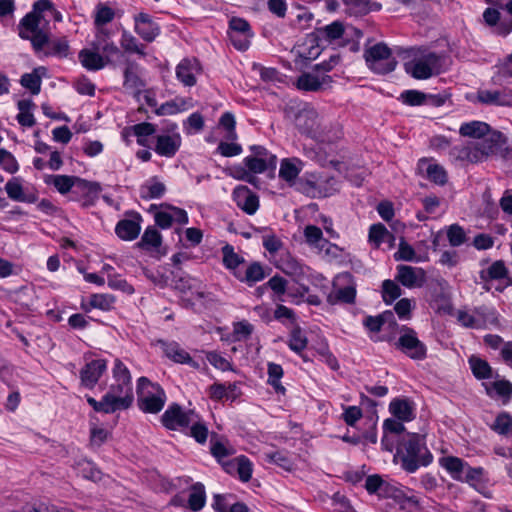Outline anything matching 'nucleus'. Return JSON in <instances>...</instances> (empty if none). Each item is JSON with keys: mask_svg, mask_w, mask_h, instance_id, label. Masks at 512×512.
Returning <instances> with one entry per match:
<instances>
[{"mask_svg": "<svg viewBox=\"0 0 512 512\" xmlns=\"http://www.w3.org/2000/svg\"><path fill=\"white\" fill-rule=\"evenodd\" d=\"M5 190L8 197L14 201L34 202L36 200V197L34 195H26L24 193L21 180L18 177H13L12 179H10L5 185Z\"/></svg>", "mask_w": 512, "mask_h": 512, "instance_id": "7c9ffc66", "label": "nucleus"}, {"mask_svg": "<svg viewBox=\"0 0 512 512\" xmlns=\"http://www.w3.org/2000/svg\"><path fill=\"white\" fill-rule=\"evenodd\" d=\"M473 314L479 328L484 327L488 323H494L496 321L494 312L485 305L474 308Z\"/></svg>", "mask_w": 512, "mask_h": 512, "instance_id": "5fc2aeb1", "label": "nucleus"}, {"mask_svg": "<svg viewBox=\"0 0 512 512\" xmlns=\"http://www.w3.org/2000/svg\"><path fill=\"white\" fill-rule=\"evenodd\" d=\"M159 343L161 344L165 355L168 358H170L171 360H173L174 362L181 363V364L186 363L195 369L200 368L199 363L194 361L190 357L189 353L186 352L183 348H181L178 343H176V342L168 343V342H164V341H159Z\"/></svg>", "mask_w": 512, "mask_h": 512, "instance_id": "aec40b11", "label": "nucleus"}, {"mask_svg": "<svg viewBox=\"0 0 512 512\" xmlns=\"http://www.w3.org/2000/svg\"><path fill=\"white\" fill-rule=\"evenodd\" d=\"M138 406L146 413H158L166 402V395L160 385L146 377H140L137 385Z\"/></svg>", "mask_w": 512, "mask_h": 512, "instance_id": "39448f33", "label": "nucleus"}, {"mask_svg": "<svg viewBox=\"0 0 512 512\" xmlns=\"http://www.w3.org/2000/svg\"><path fill=\"white\" fill-rule=\"evenodd\" d=\"M53 6L50 0H38L19 23V36L29 40L34 50L41 49L48 40V19L44 13H50Z\"/></svg>", "mask_w": 512, "mask_h": 512, "instance_id": "f257e3e1", "label": "nucleus"}, {"mask_svg": "<svg viewBox=\"0 0 512 512\" xmlns=\"http://www.w3.org/2000/svg\"><path fill=\"white\" fill-rule=\"evenodd\" d=\"M112 372L114 383L110 385L106 396L116 411L127 409L133 402L130 372L119 359L115 360Z\"/></svg>", "mask_w": 512, "mask_h": 512, "instance_id": "7ed1b4c3", "label": "nucleus"}, {"mask_svg": "<svg viewBox=\"0 0 512 512\" xmlns=\"http://www.w3.org/2000/svg\"><path fill=\"white\" fill-rule=\"evenodd\" d=\"M81 64L88 70H100L105 67L106 62L99 54V51L83 49L79 53Z\"/></svg>", "mask_w": 512, "mask_h": 512, "instance_id": "2f4dec72", "label": "nucleus"}, {"mask_svg": "<svg viewBox=\"0 0 512 512\" xmlns=\"http://www.w3.org/2000/svg\"><path fill=\"white\" fill-rule=\"evenodd\" d=\"M140 67L139 65L130 59L125 60V69H124V82L123 86L127 90H131L135 93H139L144 87L145 83L141 79L140 75Z\"/></svg>", "mask_w": 512, "mask_h": 512, "instance_id": "f3484780", "label": "nucleus"}, {"mask_svg": "<svg viewBox=\"0 0 512 512\" xmlns=\"http://www.w3.org/2000/svg\"><path fill=\"white\" fill-rule=\"evenodd\" d=\"M394 315L391 311H386L378 316H367L363 325L371 332L381 331L382 326L387 322H393Z\"/></svg>", "mask_w": 512, "mask_h": 512, "instance_id": "58836bf2", "label": "nucleus"}, {"mask_svg": "<svg viewBox=\"0 0 512 512\" xmlns=\"http://www.w3.org/2000/svg\"><path fill=\"white\" fill-rule=\"evenodd\" d=\"M194 416L195 413L192 410L185 412L179 405L174 404L164 412L161 420L167 429L184 430L193 422Z\"/></svg>", "mask_w": 512, "mask_h": 512, "instance_id": "9d476101", "label": "nucleus"}, {"mask_svg": "<svg viewBox=\"0 0 512 512\" xmlns=\"http://www.w3.org/2000/svg\"><path fill=\"white\" fill-rule=\"evenodd\" d=\"M442 62V56L427 52L405 63V70L415 79H428L442 71Z\"/></svg>", "mask_w": 512, "mask_h": 512, "instance_id": "0eeeda50", "label": "nucleus"}, {"mask_svg": "<svg viewBox=\"0 0 512 512\" xmlns=\"http://www.w3.org/2000/svg\"><path fill=\"white\" fill-rule=\"evenodd\" d=\"M73 187L77 192L84 194L85 196L97 197L101 191V186L97 182H90L85 179L74 176Z\"/></svg>", "mask_w": 512, "mask_h": 512, "instance_id": "c03bdc74", "label": "nucleus"}, {"mask_svg": "<svg viewBox=\"0 0 512 512\" xmlns=\"http://www.w3.org/2000/svg\"><path fill=\"white\" fill-rule=\"evenodd\" d=\"M508 270L502 260L495 261L486 271L480 272V278L484 281L500 280L507 277Z\"/></svg>", "mask_w": 512, "mask_h": 512, "instance_id": "ea45409f", "label": "nucleus"}, {"mask_svg": "<svg viewBox=\"0 0 512 512\" xmlns=\"http://www.w3.org/2000/svg\"><path fill=\"white\" fill-rule=\"evenodd\" d=\"M304 236L306 242L311 246L318 247L319 243L324 241L322 230L315 225H307L304 229Z\"/></svg>", "mask_w": 512, "mask_h": 512, "instance_id": "338daca9", "label": "nucleus"}, {"mask_svg": "<svg viewBox=\"0 0 512 512\" xmlns=\"http://www.w3.org/2000/svg\"><path fill=\"white\" fill-rule=\"evenodd\" d=\"M79 473L86 479L94 482L100 481L102 473L89 461L83 460L77 463Z\"/></svg>", "mask_w": 512, "mask_h": 512, "instance_id": "864d4df0", "label": "nucleus"}, {"mask_svg": "<svg viewBox=\"0 0 512 512\" xmlns=\"http://www.w3.org/2000/svg\"><path fill=\"white\" fill-rule=\"evenodd\" d=\"M447 237L450 245L454 247L460 246L466 241V234L458 224H453L448 228Z\"/></svg>", "mask_w": 512, "mask_h": 512, "instance_id": "e2e57ef3", "label": "nucleus"}, {"mask_svg": "<svg viewBox=\"0 0 512 512\" xmlns=\"http://www.w3.org/2000/svg\"><path fill=\"white\" fill-rule=\"evenodd\" d=\"M140 221L141 216L138 213L134 215L133 219L120 220L115 227V233L122 240L132 241L140 234Z\"/></svg>", "mask_w": 512, "mask_h": 512, "instance_id": "6ab92c4d", "label": "nucleus"}, {"mask_svg": "<svg viewBox=\"0 0 512 512\" xmlns=\"http://www.w3.org/2000/svg\"><path fill=\"white\" fill-rule=\"evenodd\" d=\"M470 368L473 372V375L478 379H489L492 378V368L489 363L481 358L476 356H471L469 358Z\"/></svg>", "mask_w": 512, "mask_h": 512, "instance_id": "4c0bfd02", "label": "nucleus"}, {"mask_svg": "<svg viewBox=\"0 0 512 512\" xmlns=\"http://www.w3.org/2000/svg\"><path fill=\"white\" fill-rule=\"evenodd\" d=\"M283 376V369L279 364L268 363V383L274 387L276 392L284 394L285 388L281 385L280 379Z\"/></svg>", "mask_w": 512, "mask_h": 512, "instance_id": "49530a36", "label": "nucleus"}, {"mask_svg": "<svg viewBox=\"0 0 512 512\" xmlns=\"http://www.w3.org/2000/svg\"><path fill=\"white\" fill-rule=\"evenodd\" d=\"M476 99L481 104L512 107V89L479 90Z\"/></svg>", "mask_w": 512, "mask_h": 512, "instance_id": "ddd939ff", "label": "nucleus"}, {"mask_svg": "<svg viewBox=\"0 0 512 512\" xmlns=\"http://www.w3.org/2000/svg\"><path fill=\"white\" fill-rule=\"evenodd\" d=\"M491 429L500 435H512V416L506 412L500 413L491 425Z\"/></svg>", "mask_w": 512, "mask_h": 512, "instance_id": "de8ad7c7", "label": "nucleus"}, {"mask_svg": "<svg viewBox=\"0 0 512 512\" xmlns=\"http://www.w3.org/2000/svg\"><path fill=\"white\" fill-rule=\"evenodd\" d=\"M233 199L236 205L248 215H253L259 208V199L246 186H238L233 191Z\"/></svg>", "mask_w": 512, "mask_h": 512, "instance_id": "4468645a", "label": "nucleus"}, {"mask_svg": "<svg viewBox=\"0 0 512 512\" xmlns=\"http://www.w3.org/2000/svg\"><path fill=\"white\" fill-rule=\"evenodd\" d=\"M385 237L392 238V235L387 231L384 225L374 224L369 230V240L379 246L384 241Z\"/></svg>", "mask_w": 512, "mask_h": 512, "instance_id": "774afa93", "label": "nucleus"}, {"mask_svg": "<svg viewBox=\"0 0 512 512\" xmlns=\"http://www.w3.org/2000/svg\"><path fill=\"white\" fill-rule=\"evenodd\" d=\"M356 297V289L353 286H346L344 288L338 289L334 294L331 293L328 295V302L330 304H336L337 302L343 303H354Z\"/></svg>", "mask_w": 512, "mask_h": 512, "instance_id": "37998d69", "label": "nucleus"}, {"mask_svg": "<svg viewBox=\"0 0 512 512\" xmlns=\"http://www.w3.org/2000/svg\"><path fill=\"white\" fill-rule=\"evenodd\" d=\"M50 29L48 28V40L39 50H34L37 54L44 56L67 57L69 54V44L65 38L50 39Z\"/></svg>", "mask_w": 512, "mask_h": 512, "instance_id": "4be33fe9", "label": "nucleus"}, {"mask_svg": "<svg viewBox=\"0 0 512 512\" xmlns=\"http://www.w3.org/2000/svg\"><path fill=\"white\" fill-rule=\"evenodd\" d=\"M368 67L377 74H387L396 68L397 61L385 43H377L364 51Z\"/></svg>", "mask_w": 512, "mask_h": 512, "instance_id": "6e6552de", "label": "nucleus"}, {"mask_svg": "<svg viewBox=\"0 0 512 512\" xmlns=\"http://www.w3.org/2000/svg\"><path fill=\"white\" fill-rule=\"evenodd\" d=\"M135 31L145 41L152 42L159 34V27L150 15L141 12L134 17Z\"/></svg>", "mask_w": 512, "mask_h": 512, "instance_id": "dca6fc26", "label": "nucleus"}, {"mask_svg": "<svg viewBox=\"0 0 512 512\" xmlns=\"http://www.w3.org/2000/svg\"><path fill=\"white\" fill-rule=\"evenodd\" d=\"M295 124L300 132L321 142H332L342 135L339 128L334 129L333 132L328 131L327 125L322 123L318 112L310 107L298 112Z\"/></svg>", "mask_w": 512, "mask_h": 512, "instance_id": "20e7f679", "label": "nucleus"}, {"mask_svg": "<svg viewBox=\"0 0 512 512\" xmlns=\"http://www.w3.org/2000/svg\"><path fill=\"white\" fill-rule=\"evenodd\" d=\"M441 465L444 467L454 479L461 480V472L464 468V462L457 457H444L441 459Z\"/></svg>", "mask_w": 512, "mask_h": 512, "instance_id": "8fccbe9b", "label": "nucleus"}, {"mask_svg": "<svg viewBox=\"0 0 512 512\" xmlns=\"http://www.w3.org/2000/svg\"><path fill=\"white\" fill-rule=\"evenodd\" d=\"M345 32V28L342 22L334 21L323 27L316 28L313 34L320 40L326 42H333L340 39Z\"/></svg>", "mask_w": 512, "mask_h": 512, "instance_id": "bb28decb", "label": "nucleus"}, {"mask_svg": "<svg viewBox=\"0 0 512 512\" xmlns=\"http://www.w3.org/2000/svg\"><path fill=\"white\" fill-rule=\"evenodd\" d=\"M161 245V235L154 227H148L138 243L140 247H154L157 248Z\"/></svg>", "mask_w": 512, "mask_h": 512, "instance_id": "4d7b16f0", "label": "nucleus"}, {"mask_svg": "<svg viewBox=\"0 0 512 512\" xmlns=\"http://www.w3.org/2000/svg\"><path fill=\"white\" fill-rule=\"evenodd\" d=\"M331 82L332 78L329 75L318 76L313 73H303L298 77L296 85L300 90L316 92L329 86Z\"/></svg>", "mask_w": 512, "mask_h": 512, "instance_id": "a211bd4d", "label": "nucleus"}, {"mask_svg": "<svg viewBox=\"0 0 512 512\" xmlns=\"http://www.w3.org/2000/svg\"><path fill=\"white\" fill-rule=\"evenodd\" d=\"M201 71V66L197 59H183L176 67L177 79L185 86H194L196 84V75Z\"/></svg>", "mask_w": 512, "mask_h": 512, "instance_id": "2eb2a0df", "label": "nucleus"}, {"mask_svg": "<svg viewBox=\"0 0 512 512\" xmlns=\"http://www.w3.org/2000/svg\"><path fill=\"white\" fill-rule=\"evenodd\" d=\"M114 297L107 294H93L90 297L89 305L91 308H99L102 310H109L114 303Z\"/></svg>", "mask_w": 512, "mask_h": 512, "instance_id": "69168bd1", "label": "nucleus"}, {"mask_svg": "<svg viewBox=\"0 0 512 512\" xmlns=\"http://www.w3.org/2000/svg\"><path fill=\"white\" fill-rule=\"evenodd\" d=\"M389 410L400 421H410L414 418L413 405L406 399L392 400Z\"/></svg>", "mask_w": 512, "mask_h": 512, "instance_id": "c85d7f7f", "label": "nucleus"}, {"mask_svg": "<svg viewBox=\"0 0 512 512\" xmlns=\"http://www.w3.org/2000/svg\"><path fill=\"white\" fill-rule=\"evenodd\" d=\"M401 296V288L392 280H385L382 284V297L385 303L391 304Z\"/></svg>", "mask_w": 512, "mask_h": 512, "instance_id": "13d9d810", "label": "nucleus"}, {"mask_svg": "<svg viewBox=\"0 0 512 512\" xmlns=\"http://www.w3.org/2000/svg\"><path fill=\"white\" fill-rule=\"evenodd\" d=\"M395 347L413 360H423L427 355L425 344L418 339L417 333L412 328L406 326L401 329V335Z\"/></svg>", "mask_w": 512, "mask_h": 512, "instance_id": "1a4fd4ad", "label": "nucleus"}, {"mask_svg": "<svg viewBox=\"0 0 512 512\" xmlns=\"http://www.w3.org/2000/svg\"><path fill=\"white\" fill-rule=\"evenodd\" d=\"M45 67H37L31 73H25L21 76L20 84L33 95H38L41 91L42 77L46 75Z\"/></svg>", "mask_w": 512, "mask_h": 512, "instance_id": "a878e982", "label": "nucleus"}, {"mask_svg": "<svg viewBox=\"0 0 512 512\" xmlns=\"http://www.w3.org/2000/svg\"><path fill=\"white\" fill-rule=\"evenodd\" d=\"M307 343L308 340L305 334L299 327H295L290 333L289 348L296 353H300L307 347Z\"/></svg>", "mask_w": 512, "mask_h": 512, "instance_id": "3c124183", "label": "nucleus"}, {"mask_svg": "<svg viewBox=\"0 0 512 512\" xmlns=\"http://www.w3.org/2000/svg\"><path fill=\"white\" fill-rule=\"evenodd\" d=\"M107 369V362L103 359H95L86 363L80 370L81 384L87 388H93Z\"/></svg>", "mask_w": 512, "mask_h": 512, "instance_id": "f8f14e48", "label": "nucleus"}, {"mask_svg": "<svg viewBox=\"0 0 512 512\" xmlns=\"http://www.w3.org/2000/svg\"><path fill=\"white\" fill-rule=\"evenodd\" d=\"M504 143V136L500 132L489 133L482 137L480 141L477 142L479 147L481 148L482 154L486 157L490 154L496 153Z\"/></svg>", "mask_w": 512, "mask_h": 512, "instance_id": "c756f323", "label": "nucleus"}, {"mask_svg": "<svg viewBox=\"0 0 512 512\" xmlns=\"http://www.w3.org/2000/svg\"><path fill=\"white\" fill-rule=\"evenodd\" d=\"M265 458L268 462L274 463L287 471H290L293 468V462L284 452L275 451L266 453Z\"/></svg>", "mask_w": 512, "mask_h": 512, "instance_id": "680f3d73", "label": "nucleus"}, {"mask_svg": "<svg viewBox=\"0 0 512 512\" xmlns=\"http://www.w3.org/2000/svg\"><path fill=\"white\" fill-rule=\"evenodd\" d=\"M190 435L199 443H204L208 436L207 427L198 421V417L195 414L193 422L190 423Z\"/></svg>", "mask_w": 512, "mask_h": 512, "instance_id": "0e129e2a", "label": "nucleus"}, {"mask_svg": "<svg viewBox=\"0 0 512 512\" xmlns=\"http://www.w3.org/2000/svg\"><path fill=\"white\" fill-rule=\"evenodd\" d=\"M394 258L397 261H416L419 259L416 257L414 248L408 244L404 238L400 239L398 251L394 254Z\"/></svg>", "mask_w": 512, "mask_h": 512, "instance_id": "6e6d98bb", "label": "nucleus"}, {"mask_svg": "<svg viewBox=\"0 0 512 512\" xmlns=\"http://www.w3.org/2000/svg\"><path fill=\"white\" fill-rule=\"evenodd\" d=\"M115 13L112 8L105 4L99 3L96 6L95 20L94 23L97 27L103 28V25L111 22L114 19Z\"/></svg>", "mask_w": 512, "mask_h": 512, "instance_id": "603ef678", "label": "nucleus"}, {"mask_svg": "<svg viewBox=\"0 0 512 512\" xmlns=\"http://www.w3.org/2000/svg\"><path fill=\"white\" fill-rule=\"evenodd\" d=\"M425 176L437 185H444L447 182V173L444 168L438 164L429 163L426 160H421L418 166Z\"/></svg>", "mask_w": 512, "mask_h": 512, "instance_id": "cd10ccee", "label": "nucleus"}, {"mask_svg": "<svg viewBox=\"0 0 512 512\" xmlns=\"http://www.w3.org/2000/svg\"><path fill=\"white\" fill-rule=\"evenodd\" d=\"M395 279L407 288H420L426 282V273L420 267L399 265Z\"/></svg>", "mask_w": 512, "mask_h": 512, "instance_id": "9b49d317", "label": "nucleus"}, {"mask_svg": "<svg viewBox=\"0 0 512 512\" xmlns=\"http://www.w3.org/2000/svg\"><path fill=\"white\" fill-rule=\"evenodd\" d=\"M245 165L249 171L253 173H263L271 169L274 170L277 165V157H269V159L246 157L244 159Z\"/></svg>", "mask_w": 512, "mask_h": 512, "instance_id": "72a5a7b5", "label": "nucleus"}, {"mask_svg": "<svg viewBox=\"0 0 512 512\" xmlns=\"http://www.w3.org/2000/svg\"><path fill=\"white\" fill-rule=\"evenodd\" d=\"M34 106L35 104L31 100L24 99L18 102L19 114L17 115V120L20 125L26 127L35 125V118L31 113Z\"/></svg>", "mask_w": 512, "mask_h": 512, "instance_id": "e433bc0d", "label": "nucleus"}, {"mask_svg": "<svg viewBox=\"0 0 512 512\" xmlns=\"http://www.w3.org/2000/svg\"><path fill=\"white\" fill-rule=\"evenodd\" d=\"M189 507L194 511H199L205 504V491L201 483H196L192 486L189 499Z\"/></svg>", "mask_w": 512, "mask_h": 512, "instance_id": "a18cd8bd", "label": "nucleus"}, {"mask_svg": "<svg viewBox=\"0 0 512 512\" xmlns=\"http://www.w3.org/2000/svg\"><path fill=\"white\" fill-rule=\"evenodd\" d=\"M45 182L53 185L59 193L66 194L73 188L74 176L49 175Z\"/></svg>", "mask_w": 512, "mask_h": 512, "instance_id": "a19ab883", "label": "nucleus"}, {"mask_svg": "<svg viewBox=\"0 0 512 512\" xmlns=\"http://www.w3.org/2000/svg\"><path fill=\"white\" fill-rule=\"evenodd\" d=\"M319 39L313 34L307 35L305 41L296 49L297 57L303 60H314L320 53Z\"/></svg>", "mask_w": 512, "mask_h": 512, "instance_id": "393cba45", "label": "nucleus"}, {"mask_svg": "<svg viewBox=\"0 0 512 512\" xmlns=\"http://www.w3.org/2000/svg\"><path fill=\"white\" fill-rule=\"evenodd\" d=\"M100 52L103 53L104 56L102 57L104 58L106 64H113L117 59L123 57L122 51L114 42L100 45Z\"/></svg>", "mask_w": 512, "mask_h": 512, "instance_id": "052dcab7", "label": "nucleus"}, {"mask_svg": "<svg viewBox=\"0 0 512 512\" xmlns=\"http://www.w3.org/2000/svg\"><path fill=\"white\" fill-rule=\"evenodd\" d=\"M489 129V125L485 122L472 121L462 124L459 133L462 136L481 139L488 134Z\"/></svg>", "mask_w": 512, "mask_h": 512, "instance_id": "473e14b6", "label": "nucleus"}, {"mask_svg": "<svg viewBox=\"0 0 512 512\" xmlns=\"http://www.w3.org/2000/svg\"><path fill=\"white\" fill-rule=\"evenodd\" d=\"M120 45L125 52L136 53L138 55L145 56V52L143 50L144 46L140 45L137 39L127 31H123Z\"/></svg>", "mask_w": 512, "mask_h": 512, "instance_id": "09e8293b", "label": "nucleus"}, {"mask_svg": "<svg viewBox=\"0 0 512 512\" xmlns=\"http://www.w3.org/2000/svg\"><path fill=\"white\" fill-rule=\"evenodd\" d=\"M303 163L297 158H285L281 161L279 169V177L288 183L289 186L298 185L296 182Z\"/></svg>", "mask_w": 512, "mask_h": 512, "instance_id": "412c9836", "label": "nucleus"}, {"mask_svg": "<svg viewBox=\"0 0 512 512\" xmlns=\"http://www.w3.org/2000/svg\"><path fill=\"white\" fill-rule=\"evenodd\" d=\"M298 190L312 198L328 197L338 191V182L332 176L310 173L299 179Z\"/></svg>", "mask_w": 512, "mask_h": 512, "instance_id": "423d86ee", "label": "nucleus"}, {"mask_svg": "<svg viewBox=\"0 0 512 512\" xmlns=\"http://www.w3.org/2000/svg\"><path fill=\"white\" fill-rule=\"evenodd\" d=\"M190 107V101L184 98H175L171 101H168L162 104L159 108L156 109V114L163 115H173L181 111H185Z\"/></svg>", "mask_w": 512, "mask_h": 512, "instance_id": "f704fd0d", "label": "nucleus"}, {"mask_svg": "<svg viewBox=\"0 0 512 512\" xmlns=\"http://www.w3.org/2000/svg\"><path fill=\"white\" fill-rule=\"evenodd\" d=\"M396 456L401 459L402 467L410 473L415 472L420 466H427L432 460L423 438L417 433L402 435Z\"/></svg>", "mask_w": 512, "mask_h": 512, "instance_id": "f03ea898", "label": "nucleus"}, {"mask_svg": "<svg viewBox=\"0 0 512 512\" xmlns=\"http://www.w3.org/2000/svg\"><path fill=\"white\" fill-rule=\"evenodd\" d=\"M223 264L224 266L234 271H239L238 267L244 263V258L235 253L234 248L231 245H225L222 248Z\"/></svg>", "mask_w": 512, "mask_h": 512, "instance_id": "79ce46f5", "label": "nucleus"}, {"mask_svg": "<svg viewBox=\"0 0 512 512\" xmlns=\"http://www.w3.org/2000/svg\"><path fill=\"white\" fill-rule=\"evenodd\" d=\"M165 191V185L156 178H152L141 187L140 194L144 199H155L160 198Z\"/></svg>", "mask_w": 512, "mask_h": 512, "instance_id": "c9c22d12", "label": "nucleus"}, {"mask_svg": "<svg viewBox=\"0 0 512 512\" xmlns=\"http://www.w3.org/2000/svg\"><path fill=\"white\" fill-rule=\"evenodd\" d=\"M458 157L471 163L482 161L486 156L482 154L481 148L476 143L474 146H467L460 150Z\"/></svg>", "mask_w": 512, "mask_h": 512, "instance_id": "bf43d9fd", "label": "nucleus"}, {"mask_svg": "<svg viewBox=\"0 0 512 512\" xmlns=\"http://www.w3.org/2000/svg\"><path fill=\"white\" fill-rule=\"evenodd\" d=\"M234 276L241 282L253 286L257 282L262 281L266 277L264 267L259 262L249 264L244 272L234 271Z\"/></svg>", "mask_w": 512, "mask_h": 512, "instance_id": "b1692460", "label": "nucleus"}, {"mask_svg": "<svg viewBox=\"0 0 512 512\" xmlns=\"http://www.w3.org/2000/svg\"><path fill=\"white\" fill-rule=\"evenodd\" d=\"M181 136L179 134L160 135L157 137L155 151L157 154L165 157H172L181 146Z\"/></svg>", "mask_w": 512, "mask_h": 512, "instance_id": "5701e85b", "label": "nucleus"}]
</instances>
